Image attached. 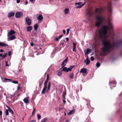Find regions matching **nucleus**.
Here are the masks:
<instances>
[{
	"label": "nucleus",
	"instance_id": "nucleus-1",
	"mask_svg": "<svg viewBox=\"0 0 122 122\" xmlns=\"http://www.w3.org/2000/svg\"><path fill=\"white\" fill-rule=\"evenodd\" d=\"M103 10V8L100 7L96 8L95 10L96 14V18L97 21L95 24V26L98 27L100 25H105L101 27L94 34L93 38L95 41H102L103 45L101 49L104 55L106 56L109 53L113 52L116 48L122 44V39L119 40L116 43L111 42L110 40H106L109 37L114 38V34L110 32L107 35L108 30L112 29L113 25L110 20L106 19L102 15L101 13Z\"/></svg>",
	"mask_w": 122,
	"mask_h": 122
},
{
	"label": "nucleus",
	"instance_id": "nucleus-2",
	"mask_svg": "<svg viewBox=\"0 0 122 122\" xmlns=\"http://www.w3.org/2000/svg\"><path fill=\"white\" fill-rule=\"evenodd\" d=\"M109 85L111 88V87H115L116 86V82L115 81L110 80L109 82Z\"/></svg>",
	"mask_w": 122,
	"mask_h": 122
},
{
	"label": "nucleus",
	"instance_id": "nucleus-3",
	"mask_svg": "<svg viewBox=\"0 0 122 122\" xmlns=\"http://www.w3.org/2000/svg\"><path fill=\"white\" fill-rule=\"evenodd\" d=\"M108 9L109 14H112V10L111 3H109L108 5Z\"/></svg>",
	"mask_w": 122,
	"mask_h": 122
},
{
	"label": "nucleus",
	"instance_id": "nucleus-4",
	"mask_svg": "<svg viewBox=\"0 0 122 122\" xmlns=\"http://www.w3.org/2000/svg\"><path fill=\"white\" fill-rule=\"evenodd\" d=\"M23 13L22 12H18L15 13V16L16 18H20L21 17Z\"/></svg>",
	"mask_w": 122,
	"mask_h": 122
},
{
	"label": "nucleus",
	"instance_id": "nucleus-5",
	"mask_svg": "<svg viewBox=\"0 0 122 122\" xmlns=\"http://www.w3.org/2000/svg\"><path fill=\"white\" fill-rule=\"evenodd\" d=\"M25 21L29 25H30L31 23V20L29 18L26 17L25 18Z\"/></svg>",
	"mask_w": 122,
	"mask_h": 122
},
{
	"label": "nucleus",
	"instance_id": "nucleus-6",
	"mask_svg": "<svg viewBox=\"0 0 122 122\" xmlns=\"http://www.w3.org/2000/svg\"><path fill=\"white\" fill-rule=\"evenodd\" d=\"M81 3H82L81 2H80L76 3L75 4V5H78V6L76 7V8L77 9L78 8L80 9L82 7V6L84 5V3L82 4L81 5Z\"/></svg>",
	"mask_w": 122,
	"mask_h": 122
},
{
	"label": "nucleus",
	"instance_id": "nucleus-7",
	"mask_svg": "<svg viewBox=\"0 0 122 122\" xmlns=\"http://www.w3.org/2000/svg\"><path fill=\"white\" fill-rule=\"evenodd\" d=\"M38 20L39 21H41L43 19V15H40L37 18Z\"/></svg>",
	"mask_w": 122,
	"mask_h": 122
},
{
	"label": "nucleus",
	"instance_id": "nucleus-8",
	"mask_svg": "<svg viewBox=\"0 0 122 122\" xmlns=\"http://www.w3.org/2000/svg\"><path fill=\"white\" fill-rule=\"evenodd\" d=\"M15 33V32L13 30H10V32L9 33H8V36L9 37L10 36L14 34Z\"/></svg>",
	"mask_w": 122,
	"mask_h": 122
},
{
	"label": "nucleus",
	"instance_id": "nucleus-9",
	"mask_svg": "<svg viewBox=\"0 0 122 122\" xmlns=\"http://www.w3.org/2000/svg\"><path fill=\"white\" fill-rule=\"evenodd\" d=\"M91 50L89 48H88L87 49V51H84L85 54L86 56V54H88V53L91 52Z\"/></svg>",
	"mask_w": 122,
	"mask_h": 122
},
{
	"label": "nucleus",
	"instance_id": "nucleus-10",
	"mask_svg": "<svg viewBox=\"0 0 122 122\" xmlns=\"http://www.w3.org/2000/svg\"><path fill=\"white\" fill-rule=\"evenodd\" d=\"M87 71V69L84 68L81 70L80 72V73H86Z\"/></svg>",
	"mask_w": 122,
	"mask_h": 122
},
{
	"label": "nucleus",
	"instance_id": "nucleus-11",
	"mask_svg": "<svg viewBox=\"0 0 122 122\" xmlns=\"http://www.w3.org/2000/svg\"><path fill=\"white\" fill-rule=\"evenodd\" d=\"M8 45L2 42H0V46L5 47L8 46Z\"/></svg>",
	"mask_w": 122,
	"mask_h": 122
},
{
	"label": "nucleus",
	"instance_id": "nucleus-12",
	"mask_svg": "<svg viewBox=\"0 0 122 122\" xmlns=\"http://www.w3.org/2000/svg\"><path fill=\"white\" fill-rule=\"evenodd\" d=\"M15 15V13L13 12H10L9 13L8 15V17H10L12 16H14Z\"/></svg>",
	"mask_w": 122,
	"mask_h": 122
},
{
	"label": "nucleus",
	"instance_id": "nucleus-13",
	"mask_svg": "<svg viewBox=\"0 0 122 122\" xmlns=\"http://www.w3.org/2000/svg\"><path fill=\"white\" fill-rule=\"evenodd\" d=\"M2 80L3 81L5 82H7V81H12L11 79H8L6 78H4V79L2 78Z\"/></svg>",
	"mask_w": 122,
	"mask_h": 122
},
{
	"label": "nucleus",
	"instance_id": "nucleus-14",
	"mask_svg": "<svg viewBox=\"0 0 122 122\" xmlns=\"http://www.w3.org/2000/svg\"><path fill=\"white\" fill-rule=\"evenodd\" d=\"M7 108L8 109V110L10 112L11 114H13L14 112L11 109V108L8 106H7Z\"/></svg>",
	"mask_w": 122,
	"mask_h": 122
},
{
	"label": "nucleus",
	"instance_id": "nucleus-15",
	"mask_svg": "<svg viewBox=\"0 0 122 122\" xmlns=\"http://www.w3.org/2000/svg\"><path fill=\"white\" fill-rule=\"evenodd\" d=\"M32 27L31 26H28L27 27V31L28 32H30L32 29Z\"/></svg>",
	"mask_w": 122,
	"mask_h": 122
},
{
	"label": "nucleus",
	"instance_id": "nucleus-16",
	"mask_svg": "<svg viewBox=\"0 0 122 122\" xmlns=\"http://www.w3.org/2000/svg\"><path fill=\"white\" fill-rule=\"evenodd\" d=\"M47 82H45L44 83V87L42 90V92H44V91L46 90V87H47Z\"/></svg>",
	"mask_w": 122,
	"mask_h": 122
},
{
	"label": "nucleus",
	"instance_id": "nucleus-17",
	"mask_svg": "<svg viewBox=\"0 0 122 122\" xmlns=\"http://www.w3.org/2000/svg\"><path fill=\"white\" fill-rule=\"evenodd\" d=\"M74 66H71L67 68V72L69 71H71V69L73 68L74 67Z\"/></svg>",
	"mask_w": 122,
	"mask_h": 122
},
{
	"label": "nucleus",
	"instance_id": "nucleus-18",
	"mask_svg": "<svg viewBox=\"0 0 122 122\" xmlns=\"http://www.w3.org/2000/svg\"><path fill=\"white\" fill-rule=\"evenodd\" d=\"M92 14V12L90 11H88L87 13V15L89 17H90Z\"/></svg>",
	"mask_w": 122,
	"mask_h": 122
},
{
	"label": "nucleus",
	"instance_id": "nucleus-19",
	"mask_svg": "<svg viewBox=\"0 0 122 122\" xmlns=\"http://www.w3.org/2000/svg\"><path fill=\"white\" fill-rule=\"evenodd\" d=\"M23 101L24 102L26 103L27 104L29 102L28 98L27 97L25 98L24 99Z\"/></svg>",
	"mask_w": 122,
	"mask_h": 122
},
{
	"label": "nucleus",
	"instance_id": "nucleus-20",
	"mask_svg": "<svg viewBox=\"0 0 122 122\" xmlns=\"http://www.w3.org/2000/svg\"><path fill=\"white\" fill-rule=\"evenodd\" d=\"M69 11V8H66L64 10V12L65 14H68Z\"/></svg>",
	"mask_w": 122,
	"mask_h": 122
},
{
	"label": "nucleus",
	"instance_id": "nucleus-21",
	"mask_svg": "<svg viewBox=\"0 0 122 122\" xmlns=\"http://www.w3.org/2000/svg\"><path fill=\"white\" fill-rule=\"evenodd\" d=\"M67 61V58H66L65 60H64L63 62L61 64V65L65 66V63H66Z\"/></svg>",
	"mask_w": 122,
	"mask_h": 122
},
{
	"label": "nucleus",
	"instance_id": "nucleus-22",
	"mask_svg": "<svg viewBox=\"0 0 122 122\" xmlns=\"http://www.w3.org/2000/svg\"><path fill=\"white\" fill-rule=\"evenodd\" d=\"M75 112L74 110L71 111L68 113V115H71L73 114Z\"/></svg>",
	"mask_w": 122,
	"mask_h": 122
},
{
	"label": "nucleus",
	"instance_id": "nucleus-23",
	"mask_svg": "<svg viewBox=\"0 0 122 122\" xmlns=\"http://www.w3.org/2000/svg\"><path fill=\"white\" fill-rule=\"evenodd\" d=\"M62 74V72L61 71H58L57 75L59 76H61Z\"/></svg>",
	"mask_w": 122,
	"mask_h": 122
},
{
	"label": "nucleus",
	"instance_id": "nucleus-24",
	"mask_svg": "<svg viewBox=\"0 0 122 122\" xmlns=\"http://www.w3.org/2000/svg\"><path fill=\"white\" fill-rule=\"evenodd\" d=\"M15 38V35L11 36L10 37V39L11 40H12Z\"/></svg>",
	"mask_w": 122,
	"mask_h": 122
},
{
	"label": "nucleus",
	"instance_id": "nucleus-25",
	"mask_svg": "<svg viewBox=\"0 0 122 122\" xmlns=\"http://www.w3.org/2000/svg\"><path fill=\"white\" fill-rule=\"evenodd\" d=\"M38 25L37 24H35L34 25V30H36L38 27Z\"/></svg>",
	"mask_w": 122,
	"mask_h": 122
},
{
	"label": "nucleus",
	"instance_id": "nucleus-26",
	"mask_svg": "<svg viewBox=\"0 0 122 122\" xmlns=\"http://www.w3.org/2000/svg\"><path fill=\"white\" fill-rule=\"evenodd\" d=\"M86 65L89 64L90 63L89 60L88 58H86Z\"/></svg>",
	"mask_w": 122,
	"mask_h": 122
},
{
	"label": "nucleus",
	"instance_id": "nucleus-27",
	"mask_svg": "<svg viewBox=\"0 0 122 122\" xmlns=\"http://www.w3.org/2000/svg\"><path fill=\"white\" fill-rule=\"evenodd\" d=\"M69 77L71 79H73L74 77V74L73 73H71L69 76Z\"/></svg>",
	"mask_w": 122,
	"mask_h": 122
},
{
	"label": "nucleus",
	"instance_id": "nucleus-28",
	"mask_svg": "<svg viewBox=\"0 0 122 122\" xmlns=\"http://www.w3.org/2000/svg\"><path fill=\"white\" fill-rule=\"evenodd\" d=\"M7 56V53L4 54L2 56V58L4 59L5 57Z\"/></svg>",
	"mask_w": 122,
	"mask_h": 122
},
{
	"label": "nucleus",
	"instance_id": "nucleus-29",
	"mask_svg": "<svg viewBox=\"0 0 122 122\" xmlns=\"http://www.w3.org/2000/svg\"><path fill=\"white\" fill-rule=\"evenodd\" d=\"M67 68L66 67H64L63 68L62 70L65 72H67Z\"/></svg>",
	"mask_w": 122,
	"mask_h": 122
},
{
	"label": "nucleus",
	"instance_id": "nucleus-30",
	"mask_svg": "<svg viewBox=\"0 0 122 122\" xmlns=\"http://www.w3.org/2000/svg\"><path fill=\"white\" fill-rule=\"evenodd\" d=\"M66 94V92H63V93L62 97L63 99H65V95Z\"/></svg>",
	"mask_w": 122,
	"mask_h": 122
},
{
	"label": "nucleus",
	"instance_id": "nucleus-31",
	"mask_svg": "<svg viewBox=\"0 0 122 122\" xmlns=\"http://www.w3.org/2000/svg\"><path fill=\"white\" fill-rule=\"evenodd\" d=\"M47 120V118L46 117L42 119L40 122H46Z\"/></svg>",
	"mask_w": 122,
	"mask_h": 122
},
{
	"label": "nucleus",
	"instance_id": "nucleus-32",
	"mask_svg": "<svg viewBox=\"0 0 122 122\" xmlns=\"http://www.w3.org/2000/svg\"><path fill=\"white\" fill-rule=\"evenodd\" d=\"M50 85H51V82L50 81H49V84H48V86L47 89V91H48L49 90L50 88Z\"/></svg>",
	"mask_w": 122,
	"mask_h": 122
},
{
	"label": "nucleus",
	"instance_id": "nucleus-33",
	"mask_svg": "<svg viewBox=\"0 0 122 122\" xmlns=\"http://www.w3.org/2000/svg\"><path fill=\"white\" fill-rule=\"evenodd\" d=\"M43 83V81L42 79H40V80L39 85H41Z\"/></svg>",
	"mask_w": 122,
	"mask_h": 122
},
{
	"label": "nucleus",
	"instance_id": "nucleus-34",
	"mask_svg": "<svg viewBox=\"0 0 122 122\" xmlns=\"http://www.w3.org/2000/svg\"><path fill=\"white\" fill-rule=\"evenodd\" d=\"M100 63L99 62H97L96 64V66L97 67H99L100 66Z\"/></svg>",
	"mask_w": 122,
	"mask_h": 122
},
{
	"label": "nucleus",
	"instance_id": "nucleus-35",
	"mask_svg": "<svg viewBox=\"0 0 122 122\" xmlns=\"http://www.w3.org/2000/svg\"><path fill=\"white\" fill-rule=\"evenodd\" d=\"M37 119L38 120H39L41 118V116L40 114H37Z\"/></svg>",
	"mask_w": 122,
	"mask_h": 122
},
{
	"label": "nucleus",
	"instance_id": "nucleus-36",
	"mask_svg": "<svg viewBox=\"0 0 122 122\" xmlns=\"http://www.w3.org/2000/svg\"><path fill=\"white\" fill-rule=\"evenodd\" d=\"M90 19L89 18H86L85 20V21L86 22H87L88 21L90 20Z\"/></svg>",
	"mask_w": 122,
	"mask_h": 122
},
{
	"label": "nucleus",
	"instance_id": "nucleus-37",
	"mask_svg": "<svg viewBox=\"0 0 122 122\" xmlns=\"http://www.w3.org/2000/svg\"><path fill=\"white\" fill-rule=\"evenodd\" d=\"M5 112L6 113V115L7 116L9 115V112H8V110L7 109H6L5 111Z\"/></svg>",
	"mask_w": 122,
	"mask_h": 122
},
{
	"label": "nucleus",
	"instance_id": "nucleus-38",
	"mask_svg": "<svg viewBox=\"0 0 122 122\" xmlns=\"http://www.w3.org/2000/svg\"><path fill=\"white\" fill-rule=\"evenodd\" d=\"M73 47L74 48V49L75 48H76V44L74 42H73Z\"/></svg>",
	"mask_w": 122,
	"mask_h": 122
},
{
	"label": "nucleus",
	"instance_id": "nucleus-39",
	"mask_svg": "<svg viewBox=\"0 0 122 122\" xmlns=\"http://www.w3.org/2000/svg\"><path fill=\"white\" fill-rule=\"evenodd\" d=\"M15 94V92L13 94H10V96H11V97H14Z\"/></svg>",
	"mask_w": 122,
	"mask_h": 122
},
{
	"label": "nucleus",
	"instance_id": "nucleus-40",
	"mask_svg": "<svg viewBox=\"0 0 122 122\" xmlns=\"http://www.w3.org/2000/svg\"><path fill=\"white\" fill-rule=\"evenodd\" d=\"M12 82L15 84H18V82L16 81H12Z\"/></svg>",
	"mask_w": 122,
	"mask_h": 122
},
{
	"label": "nucleus",
	"instance_id": "nucleus-41",
	"mask_svg": "<svg viewBox=\"0 0 122 122\" xmlns=\"http://www.w3.org/2000/svg\"><path fill=\"white\" fill-rule=\"evenodd\" d=\"M35 108H33V111L32 112V115H33L35 113Z\"/></svg>",
	"mask_w": 122,
	"mask_h": 122
},
{
	"label": "nucleus",
	"instance_id": "nucleus-42",
	"mask_svg": "<svg viewBox=\"0 0 122 122\" xmlns=\"http://www.w3.org/2000/svg\"><path fill=\"white\" fill-rule=\"evenodd\" d=\"M91 60L92 61H93L94 60V58L93 56H91Z\"/></svg>",
	"mask_w": 122,
	"mask_h": 122
},
{
	"label": "nucleus",
	"instance_id": "nucleus-43",
	"mask_svg": "<svg viewBox=\"0 0 122 122\" xmlns=\"http://www.w3.org/2000/svg\"><path fill=\"white\" fill-rule=\"evenodd\" d=\"M70 30L69 29H68L67 30V34H68L69 33Z\"/></svg>",
	"mask_w": 122,
	"mask_h": 122
},
{
	"label": "nucleus",
	"instance_id": "nucleus-44",
	"mask_svg": "<svg viewBox=\"0 0 122 122\" xmlns=\"http://www.w3.org/2000/svg\"><path fill=\"white\" fill-rule=\"evenodd\" d=\"M62 36H63L62 35H60V36H58V38L59 39H61L62 37Z\"/></svg>",
	"mask_w": 122,
	"mask_h": 122
},
{
	"label": "nucleus",
	"instance_id": "nucleus-45",
	"mask_svg": "<svg viewBox=\"0 0 122 122\" xmlns=\"http://www.w3.org/2000/svg\"><path fill=\"white\" fill-rule=\"evenodd\" d=\"M5 63H6V65H5V66H8L9 65H8V62L6 61H5Z\"/></svg>",
	"mask_w": 122,
	"mask_h": 122
},
{
	"label": "nucleus",
	"instance_id": "nucleus-46",
	"mask_svg": "<svg viewBox=\"0 0 122 122\" xmlns=\"http://www.w3.org/2000/svg\"><path fill=\"white\" fill-rule=\"evenodd\" d=\"M11 54V52L10 51H9L8 53V56H10Z\"/></svg>",
	"mask_w": 122,
	"mask_h": 122
},
{
	"label": "nucleus",
	"instance_id": "nucleus-47",
	"mask_svg": "<svg viewBox=\"0 0 122 122\" xmlns=\"http://www.w3.org/2000/svg\"><path fill=\"white\" fill-rule=\"evenodd\" d=\"M36 120H32L30 121V122H36Z\"/></svg>",
	"mask_w": 122,
	"mask_h": 122
},
{
	"label": "nucleus",
	"instance_id": "nucleus-48",
	"mask_svg": "<svg viewBox=\"0 0 122 122\" xmlns=\"http://www.w3.org/2000/svg\"><path fill=\"white\" fill-rule=\"evenodd\" d=\"M48 79H49L47 77L46 80V81H45V82H47L48 81Z\"/></svg>",
	"mask_w": 122,
	"mask_h": 122
},
{
	"label": "nucleus",
	"instance_id": "nucleus-49",
	"mask_svg": "<svg viewBox=\"0 0 122 122\" xmlns=\"http://www.w3.org/2000/svg\"><path fill=\"white\" fill-rule=\"evenodd\" d=\"M20 0H17L16 2L17 3H18L20 2Z\"/></svg>",
	"mask_w": 122,
	"mask_h": 122
},
{
	"label": "nucleus",
	"instance_id": "nucleus-50",
	"mask_svg": "<svg viewBox=\"0 0 122 122\" xmlns=\"http://www.w3.org/2000/svg\"><path fill=\"white\" fill-rule=\"evenodd\" d=\"M120 56H122V50H121L120 53Z\"/></svg>",
	"mask_w": 122,
	"mask_h": 122
},
{
	"label": "nucleus",
	"instance_id": "nucleus-51",
	"mask_svg": "<svg viewBox=\"0 0 122 122\" xmlns=\"http://www.w3.org/2000/svg\"><path fill=\"white\" fill-rule=\"evenodd\" d=\"M2 112L0 110V116H1L2 115Z\"/></svg>",
	"mask_w": 122,
	"mask_h": 122
},
{
	"label": "nucleus",
	"instance_id": "nucleus-52",
	"mask_svg": "<svg viewBox=\"0 0 122 122\" xmlns=\"http://www.w3.org/2000/svg\"><path fill=\"white\" fill-rule=\"evenodd\" d=\"M30 44L31 46H33L34 45V43H31Z\"/></svg>",
	"mask_w": 122,
	"mask_h": 122
},
{
	"label": "nucleus",
	"instance_id": "nucleus-53",
	"mask_svg": "<svg viewBox=\"0 0 122 122\" xmlns=\"http://www.w3.org/2000/svg\"><path fill=\"white\" fill-rule=\"evenodd\" d=\"M75 49H76L75 48L74 49V48H73V49H72L73 51L76 52V51L75 50Z\"/></svg>",
	"mask_w": 122,
	"mask_h": 122
},
{
	"label": "nucleus",
	"instance_id": "nucleus-54",
	"mask_svg": "<svg viewBox=\"0 0 122 122\" xmlns=\"http://www.w3.org/2000/svg\"><path fill=\"white\" fill-rule=\"evenodd\" d=\"M58 38H55V40L57 41H58Z\"/></svg>",
	"mask_w": 122,
	"mask_h": 122
},
{
	"label": "nucleus",
	"instance_id": "nucleus-55",
	"mask_svg": "<svg viewBox=\"0 0 122 122\" xmlns=\"http://www.w3.org/2000/svg\"><path fill=\"white\" fill-rule=\"evenodd\" d=\"M38 35H40V34H41V32H40V30H39V31H38Z\"/></svg>",
	"mask_w": 122,
	"mask_h": 122
},
{
	"label": "nucleus",
	"instance_id": "nucleus-56",
	"mask_svg": "<svg viewBox=\"0 0 122 122\" xmlns=\"http://www.w3.org/2000/svg\"><path fill=\"white\" fill-rule=\"evenodd\" d=\"M19 86H18L17 87V90L16 91V92H17L19 90Z\"/></svg>",
	"mask_w": 122,
	"mask_h": 122
},
{
	"label": "nucleus",
	"instance_id": "nucleus-57",
	"mask_svg": "<svg viewBox=\"0 0 122 122\" xmlns=\"http://www.w3.org/2000/svg\"><path fill=\"white\" fill-rule=\"evenodd\" d=\"M3 52V50L2 49H1L0 50V52Z\"/></svg>",
	"mask_w": 122,
	"mask_h": 122
},
{
	"label": "nucleus",
	"instance_id": "nucleus-58",
	"mask_svg": "<svg viewBox=\"0 0 122 122\" xmlns=\"http://www.w3.org/2000/svg\"><path fill=\"white\" fill-rule=\"evenodd\" d=\"M63 33L64 34H65V30H63Z\"/></svg>",
	"mask_w": 122,
	"mask_h": 122
},
{
	"label": "nucleus",
	"instance_id": "nucleus-59",
	"mask_svg": "<svg viewBox=\"0 0 122 122\" xmlns=\"http://www.w3.org/2000/svg\"><path fill=\"white\" fill-rule=\"evenodd\" d=\"M63 108H59L60 110H62L63 109Z\"/></svg>",
	"mask_w": 122,
	"mask_h": 122
},
{
	"label": "nucleus",
	"instance_id": "nucleus-60",
	"mask_svg": "<svg viewBox=\"0 0 122 122\" xmlns=\"http://www.w3.org/2000/svg\"><path fill=\"white\" fill-rule=\"evenodd\" d=\"M66 41H67L69 40V39L67 37L66 38Z\"/></svg>",
	"mask_w": 122,
	"mask_h": 122
},
{
	"label": "nucleus",
	"instance_id": "nucleus-61",
	"mask_svg": "<svg viewBox=\"0 0 122 122\" xmlns=\"http://www.w3.org/2000/svg\"><path fill=\"white\" fill-rule=\"evenodd\" d=\"M2 54H0V56H2Z\"/></svg>",
	"mask_w": 122,
	"mask_h": 122
},
{
	"label": "nucleus",
	"instance_id": "nucleus-62",
	"mask_svg": "<svg viewBox=\"0 0 122 122\" xmlns=\"http://www.w3.org/2000/svg\"><path fill=\"white\" fill-rule=\"evenodd\" d=\"M63 101L64 103H65L66 102V101L64 100H63Z\"/></svg>",
	"mask_w": 122,
	"mask_h": 122
},
{
	"label": "nucleus",
	"instance_id": "nucleus-63",
	"mask_svg": "<svg viewBox=\"0 0 122 122\" xmlns=\"http://www.w3.org/2000/svg\"><path fill=\"white\" fill-rule=\"evenodd\" d=\"M28 2L27 1H26L25 2V5H27L28 4Z\"/></svg>",
	"mask_w": 122,
	"mask_h": 122
},
{
	"label": "nucleus",
	"instance_id": "nucleus-64",
	"mask_svg": "<svg viewBox=\"0 0 122 122\" xmlns=\"http://www.w3.org/2000/svg\"><path fill=\"white\" fill-rule=\"evenodd\" d=\"M29 0L31 2H33V0Z\"/></svg>",
	"mask_w": 122,
	"mask_h": 122
}]
</instances>
